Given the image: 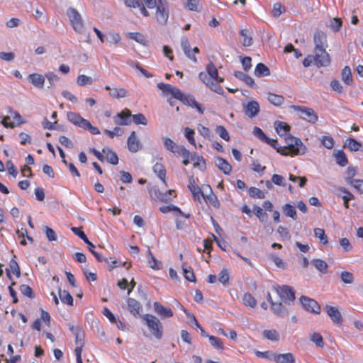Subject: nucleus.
Segmentation results:
<instances>
[{
	"mask_svg": "<svg viewBox=\"0 0 363 363\" xmlns=\"http://www.w3.org/2000/svg\"><path fill=\"white\" fill-rule=\"evenodd\" d=\"M264 142L276 149L277 152L284 156L303 155L306 152L307 150L306 147L303 145L299 138H294L291 135H289L287 138H286V143L287 144V146L284 147H277V140L270 139L267 136V139L264 140Z\"/></svg>",
	"mask_w": 363,
	"mask_h": 363,
	"instance_id": "nucleus-1",
	"label": "nucleus"
},
{
	"mask_svg": "<svg viewBox=\"0 0 363 363\" xmlns=\"http://www.w3.org/2000/svg\"><path fill=\"white\" fill-rule=\"evenodd\" d=\"M264 142L276 149L277 152L284 156L303 155L306 152L307 150L306 147L303 145L299 138H294L291 135H289L287 138H286V143L287 144V146L284 147H277V140L270 139L267 136V139L264 140Z\"/></svg>",
	"mask_w": 363,
	"mask_h": 363,
	"instance_id": "nucleus-2",
	"label": "nucleus"
},
{
	"mask_svg": "<svg viewBox=\"0 0 363 363\" xmlns=\"http://www.w3.org/2000/svg\"><path fill=\"white\" fill-rule=\"evenodd\" d=\"M264 142L276 149L277 152L284 156L303 155L306 152L307 150L306 147L303 145L299 138H294L291 135H289L287 138H286V143L287 144V146L284 147H277V140L270 139L267 136V139L264 140Z\"/></svg>",
	"mask_w": 363,
	"mask_h": 363,
	"instance_id": "nucleus-3",
	"label": "nucleus"
},
{
	"mask_svg": "<svg viewBox=\"0 0 363 363\" xmlns=\"http://www.w3.org/2000/svg\"><path fill=\"white\" fill-rule=\"evenodd\" d=\"M151 334L157 339L160 340L163 335V326L160 320L155 315L145 314L143 316Z\"/></svg>",
	"mask_w": 363,
	"mask_h": 363,
	"instance_id": "nucleus-4",
	"label": "nucleus"
},
{
	"mask_svg": "<svg viewBox=\"0 0 363 363\" xmlns=\"http://www.w3.org/2000/svg\"><path fill=\"white\" fill-rule=\"evenodd\" d=\"M67 15L74 31L82 33L84 28V21L77 9L72 7L69 8L67 11Z\"/></svg>",
	"mask_w": 363,
	"mask_h": 363,
	"instance_id": "nucleus-5",
	"label": "nucleus"
},
{
	"mask_svg": "<svg viewBox=\"0 0 363 363\" xmlns=\"http://www.w3.org/2000/svg\"><path fill=\"white\" fill-rule=\"evenodd\" d=\"M291 108L294 110L295 111L298 112L299 113V116L311 123H315L318 119V115L314 111L313 109L311 108L302 106H295L292 105L291 106Z\"/></svg>",
	"mask_w": 363,
	"mask_h": 363,
	"instance_id": "nucleus-6",
	"label": "nucleus"
},
{
	"mask_svg": "<svg viewBox=\"0 0 363 363\" xmlns=\"http://www.w3.org/2000/svg\"><path fill=\"white\" fill-rule=\"evenodd\" d=\"M156 18L159 23L164 25L169 18L168 3L166 0H161L155 6Z\"/></svg>",
	"mask_w": 363,
	"mask_h": 363,
	"instance_id": "nucleus-7",
	"label": "nucleus"
},
{
	"mask_svg": "<svg viewBox=\"0 0 363 363\" xmlns=\"http://www.w3.org/2000/svg\"><path fill=\"white\" fill-rule=\"evenodd\" d=\"M313 59L318 67H326L330 63V58L325 48L314 50Z\"/></svg>",
	"mask_w": 363,
	"mask_h": 363,
	"instance_id": "nucleus-8",
	"label": "nucleus"
},
{
	"mask_svg": "<svg viewBox=\"0 0 363 363\" xmlns=\"http://www.w3.org/2000/svg\"><path fill=\"white\" fill-rule=\"evenodd\" d=\"M276 291L280 298L285 303L292 302L295 299L294 291L289 286H278Z\"/></svg>",
	"mask_w": 363,
	"mask_h": 363,
	"instance_id": "nucleus-9",
	"label": "nucleus"
},
{
	"mask_svg": "<svg viewBox=\"0 0 363 363\" xmlns=\"http://www.w3.org/2000/svg\"><path fill=\"white\" fill-rule=\"evenodd\" d=\"M300 301L303 308L308 311L313 312L315 314L320 313V306L314 299L303 296L300 298Z\"/></svg>",
	"mask_w": 363,
	"mask_h": 363,
	"instance_id": "nucleus-10",
	"label": "nucleus"
},
{
	"mask_svg": "<svg viewBox=\"0 0 363 363\" xmlns=\"http://www.w3.org/2000/svg\"><path fill=\"white\" fill-rule=\"evenodd\" d=\"M243 109L247 116L250 118L255 117L259 112V105L256 101H250L243 104Z\"/></svg>",
	"mask_w": 363,
	"mask_h": 363,
	"instance_id": "nucleus-11",
	"label": "nucleus"
},
{
	"mask_svg": "<svg viewBox=\"0 0 363 363\" xmlns=\"http://www.w3.org/2000/svg\"><path fill=\"white\" fill-rule=\"evenodd\" d=\"M325 310L330 318L332 321L335 324H341L343 319L341 315V313L339 311L338 308L334 306L326 305L325 307Z\"/></svg>",
	"mask_w": 363,
	"mask_h": 363,
	"instance_id": "nucleus-12",
	"label": "nucleus"
},
{
	"mask_svg": "<svg viewBox=\"0 0 363 363\" xmlns=\"http://www.w3.org/2000/svg\"><path fill=\"white\" fill-rule=\"evenodd\" d=\"M154 311L162 318H171L174 313L170 308L163 306L160 302L153 303Z\"/></svg>",
	"mask_w": 363,
	"mask_h": 363,
	"instance_id": "nucleus-13",
	"label": "nucleus"
},
{
	"mask_svg": "<svg viewBox=\"0 0 363 363\" xmlns=\"http://www.w3.org/2000/svg\"><path fill=\"white\" fill-rule=\"evenodd\" d=\"M131 113L129 109L125 108L115 116V123L121 125H128L131 123Z\"/></svg>",
	"mask_w": 363,
	"mask_h": 363,
	"instance_id": "nucleus-14",
	"label": "nucleus"
},
{
	"mask_svg": "<svg viewBox=\"0 0 363 363\" xmlns=\"http://www.w3.org/2000/svg\"><path fill=\"white\" fill-rule=\"evenodd\" d=\"M127 145L128 150L132 152H136L141 148V143L138 139L135 131H133L128 137Z\"/></svg>",
	"mask_w": 363,
	"mask_h": 363,
	"instance_id": "nucleus-15",
	"label": "nucleus"
},
{
	"mask_svg": "<svg viewBox=\"0 0 363 363\" xmlns=\"http://www.w3.org/2000/svg\"><path fill=\"white\" fill-rule=\"evenodd\" d=\"M67 116L69 121L81 128L85 126L87 121V120L82 118L80 114L75 112H68Z\"/></svg>",
	"mask_w": 363,
	"mask_h": 363,
	"instance_id": "nucleus-16",
	"label": "nucleus"
},
{
	"mask_svg": "<svg viewBox=\"0 0 363 363\" xmlns=\"http://www.w3.org/2000/svg\"><path fill=\"white\" fill-rule=\"evenodd\" d=\"M126 302L128 304L127 308L130 313L134 316L139 315L142 311V306L140 302L132 298H127Z\"/></svg>",
	"mask_w": 363,
	"mask_h": 363,
	"instance_id": "nucleus-17",
	"label": "nucleus"
},
{
	"mask_svg": "<svg viewBox=\"0 0 363 363\" xmlns=\"http://www.w3.org/2000/svg\"><path fill=\"white\" fill-rule=\"evenodd\" d=\"M181 47L185 54V55L191 59L194 62H197L196 57L191 54V46L189 40L186 36L183 35L181 37Z\"/></svg>",
	"mask_w": 363,
	"mask_h": 363,
	"instance_id": "nucleus-18",
	"label": "nucleus"
},
{
	"mask_svg": "<svg viewBox=\"0 0 363 363\" xmlns=\"http://www.w3.org/2000/svg\"><path fill=\"white\" fill-rule=\"evenodd\" d=\"M315 49H324L326 46V35L323 32L317 31L315 33L314 36Z\"/></svg>",
	"mask_w": 363,
	"mask_h": 363,
	"instance_id": "nucleus-19",
	"label": "nucleus"
},
{
	"mask_svg": "<svg viewBox=\"0 0 363 363\" xmlns=\"http://www.w3.org/2000/svg\"><path fill=\"white\" fill-rule=\"evenodd\" d=\"M28 80L38 89H43L45 84V77L38 73H33L28 75Z\"/></svg>",
	"mask_w": 363,
	"mask_h": 363,
	"instance_id": "nucleus-20",
	"label": "nucleus"
},
{
	"mask_svg": "<svg viewBox=\"0 0 363 363\" xmlns=\"http://www.w3.org/2000/svg\"><path fill=\"white\" fill-rule=\"evenodd\" d=\"M274 362L276 363H295V357L291 352L274 354Z\"/></svg>",
	"mask_w": 363,
	"mask_h": 363,
	"instance_id": "nucleus-21",
	"label": "nucleus"
},
{
	"mask_svg": "<svg viewBox=\"0 0 363 363\" xmlns=\"http://www.w3.org/2000/svg\"><path fill=\"white\" fill-rule=\"evenodd\" d=\"M234 76L237 79L244 82L250 87L253 88V89L257 87V85H256L254 79L250 76L247 75V74L242 72L240 71H235V72H234Z\"/></svg>",
	"mask_w": 363,
	"mask_h": 363,
	"instance_id": "nucleus-22",
	"label": "nucleus"
},
{
	"mask_svg": "<svg viewBox=\"0 0 363 363\" xmlns=\"http://www.w3.org/2000/svg\"><path fill=\"white\" fill-rule=\"evenodd\" d=\"M274 128L277 134L280 137H285L286 138L289 135H288V133L290 130V126L287 123L281 121H276L274 123Z\"/></svg>",
	"mask_w": 363,
	"mask_h": 363,
	"instance_id": "nucleus-23",
	"label": "nucleus"
},
{
	"mask_svg": "<svg viewBox=\"0 0 363 363\" xmlns=\"http://www.w3.org/2000/svg\"><path fill=\"white\" fill-rule=\"evenodd\" d=\"M216 164L225 174H229L232 170L231 165L224 159L218 157Z\"/></svg>",
	"mask_w": 363,
	"mask_h": 363,
	"instance_id": "nucleus-24",
	"label": "nucleus"
},
{
	"mask_svg": "<svg viewBox=\"0 0 363 363\" xmlns=\"http://www.w3.org/2000/svg\"><path fill=\"white\" fill-rule=\"evenodd\" d=\"M254 73L257 77H267L270 74V70L264 64L260 62L255 67Z\"/></svg>",
	"mask_w": 363,
	"mask_h": 363,
	"instance_id": "nucleus-25",
	"label": "nucleus"
},
{
	"mask_svg": "<svg viewBox=\"0 0 363 363\" xmlns=\"http://www.w3.org/2000/svg\"><path fill=\"white\" fill-rule=\"evenodd\" d=\"M102 152L106 155V158L108 162L112 164H117L118 163V157L115 152L109 148H104Z\"/></svg>",
	"mask_w": 363,
	"mask_h": 363,
	"instance_id": "nucleus-26",
	"label": "nucleus"
},
{
	"mask_svg": "<svg viewBox=\"0 0 363 363\" xmlns=\"http://www.w3.org/2000/svg\"><path fill=\"white\" fill-rule=\"evenodd\" d=\"M282 211L286 216L289 217L293 220L297 219L296 211L294 206L289 203H286L282 206Z\"/></svg>",
	"mask_w": 363,
	"mask_h": 363,
	"instance_id": "nucleus-27",
	"label": "nucleus"
},
{
	"mask_svg": "<svg viewBox=\"0 0 363 363\" xmlns=\"http://www.w3.org/2000/svg\"><path fill=\"white\" fill-rule=\"evenodd\" d=\"M333 155L335 158L336 162L341 167H345L347 164L348 160L345 152L342 150L335 151Z\"/></svg>",
	"mask_w": 363,
	"mask_h": 363,
	"instance_id": "nucleus-28",
	"label": "nucleus"
},
{
	"mask_svg": "<svg viewBox=\"0 0 363 363\" xmlns=\"http://www.w3.org/2000/svg\"><path fill=\"white\" fill-rule=\"evenodd\" d=\"M313 265L322 274L328 272V265L324 260L320 259H314L312 260Z\"/></svg>",
	"mask_w": 363,
	"mask_h": 363,
	"instance_id": "nucleus-29",
	"label": "nucleus"
},
{
	"mask_svg": "<svg viewBox=\"0 0 363 363\" xmlns=\"http://www.w3.org/2000/svg\"><path fill=\"white\" fill-rule=\"evenodd\" d=\"M267 100L269 101L270 104L276 106H279L284 103V98L281 95H278L273 93H268Z\"/></svg>",
	"mask_w": 363,
	"mask_h": 363,
	"instance_id": "nucleus-30",
	"label": "nucleus"
},
{
	"mask_svg": "<svg viewBox=\"0 0 363 363\" xmlns=\"http://www.w3.org/2000/svg\"><path fill=\"white\" fill-rule=\"evenodd\" d=\"M153 172L157 175V177L165 183L166 178V170L163 164L157 162L153 166Z\"/></svg>",
	"mask_w": 363,
	"mask_h": 363,
	"instance_id": "nucleus-31",
	"label": "nucleus"
},
{
	"mask_svg": "<svg viewBox=\"0 0 363 363\" xmlns=\"http://www.w3.org/2000/svg\"><path fill=\"white\" fill-rule=\"evenodd\" d=\"M59 296L62 303L69 306L73 305V298L67 291H62L61 289H59Z\"/></svg>",
	"mask_w": 363,
	"mask_h": 363,
	"instance_id": "nucleus-32",
	"label": "nucleus"
},
{
	"mask_svg": "<svg viewBox=\"0 0 363 363\" xmlns=\"http://www.w3.org/2000/svg\"><path fill=\"white\" fill-rule=\"evenodd\" d=\"M71 230L75 235L79 236L86 244H87V245L95 247V245L89 240L86 234L81 230V228L72 227Z\"/></svg>",
	"mask_w": 363,
	"mask_h": 363,
	"instance_id": "nucleus-33",
	"label": "nucleus"
},
{
	"mask_svg": "<svg viewBox=\"0 0 363 363\" xmlns=\"http://www.w3.org/2000/svg\"><path fill=\"white\" fill-rule=\"evenodd\" d=\"M342 80L347 85H350L352 82L351 69L348 66H345L342 70Z\"/></svg>",
	"mask_w": 363,
	"mask_h": 363,
	"instance_id": "nucleus-34",
	"label": "nucleus"
},
{
	"mask_svg": "<svg viewBox=\"0 0 363 363\" xmlns=\"http://www.w3.org/2000/svg\"><path fill=\"white\" fill-rule=\"evenodd\" d=\"M164 146L166 150L176 154L177 149L179 147L172 139L169 138H164Z\"/></svg>",
	"mask_w": 363,
	"mask_h": 363,
	"instance_id": "nucleus-35",
	"label": "nucleus"
},
{
	"mask_svg": "<svg viewBox=\"0 0 363 363\" xmlns=\"http://www.w3.org/2000/svg\"><path fill=\"white\" fill-rule=\"evenodd\" d=\"M110 95L115 99L125 98L128 96V91L124 88H113L111 90Z\"/></svg>",
	"mask_w": 363,
	"mask_h": 363,
	"instance_id": "nucleus-36",
	"label": "nucleus"
},
{
	"mask_svg": "<svg viewBox=\"0 0 363 363\" xmlns=\"http://www.w3.org/2000/svg\"><path fill=\"white\" fill-rule=\"evenodd\" d=\"M242 301L246 306L255 308L257 305V301L253 296L250 293H246L242 297Z\"/></svg>",
	"mask_w": 363,
	"mask_h": 363,
	"instance_id": "nucleus-37",
	"label": "nucleus"
},
{
	"mask_svg": "<svg viewBox=\"0 0 363 363\" xmlns=\"http://www.w3.org/2000/svg\"><path fill=\"white\" fill-rule=\"evenodd\" d=\"M263 336L272 341H278L279 339V333L276 330H265L263 331Z\"/></svg>",
	"mask_w": 363,
	"mask_h": 363,
	"instance_id": "nucleus-38",
	"label": "nucleus"
},
{
	"mask_svg": "<svg viewBox=\"0 0 363 363\" xmlns=\"http://www.w3.org/2000/svg\"><path fill=\"white\" fill-rule=\"evenodd\" d=\"M208 187L210 189V194L205 197L204 199H207L208 202L216 208H218L220 206V202L216 196L215 194L212 191V189L210 186L208 185Z\"/></svg>",
	"mask_w": 363,
	"mask_h": 363,
	"instance_id": "nucleus-39",
	"label": "nucleus"
},
{
	"mask_svg": "<svg viewBox=\"0 0 363 363\" xmlns=\"http://www.w3.org/2000/svg\"><path fill=\"white\" fill-rule=\"evenodd\" d=\"M272 310L279 316L283 317L286 313V309L281 303H272Z\"/></svg>",
	"mask_w": 363,
	"mask_h": 363,
	"instance_id": "nucleus-40",
	"label": "nucleus"
},
{
	"mask_svg": "<svg viewBox=\"0 0 363 363\" xmlns=\"http://www.w3.org/2000/svg\"><path fill=\"white\" fill-rule=\"evenodd\" d=\"M254 213L259 218V220L264 223L267 220L268 215L266 212H264L262 208L258 206H254L253 207Z\"/></svg>",
	"mask_w": 363,
	"mask_h": 363,
	"instance_id": "nucleus-41",
	"label": "nucleus"
},
{
	"mask_svg": "<svg viewBox=\"0 0 363 363\" xmlns=\"http://www.w3.org/2000/svg\"><path fill=\"white\" fill-rule=\"evenodd\" d=\"M310 340L314 342L316 346L323 347L324 342L322 335L318 333H313L310 334Z\"/></svg>",
	"mask_w": 363,
	"mask_h": 363,
	"instance_id": "nucleus-42",
	"label": "nucleus"
},
{
	"mask_svg": "<svg viewBox=\"0 0 363 363\" xmlns=\"http://www.w3.org/2000/svg\"><path fill=\"white\" fill-rule=\"evenodd\" d=\"M74 336H75V343L77 345L75 349H79L80 352H82V347H84V334L82 331H80V332L75 333Z\"/></svg>",
	"mask_w": 363,
	"mask_h": 363,
	"instance_id": "nucleus-43",
	"label": "nucleus"
},
{
	"mask_svg": "<svg viewBox=\"0 0 363 363\" xmlns=\"http://www.w3.org/2000/svg\"><path fill=\"white\" fill-rule=\"evenodd\" d=\"M147 255L150 257V259L148 260V266L153 269H160V267L159 266L160 263L156 259V258L153 256L151 250L148 247L147 249Z\"/></svg>",
	"mask_w": 363,
	"mask_h": 363,
	"instance_id": "nucleus-44",
	"label": "nucleus"
},
{
	"mask_svg": "<svg viewBox=\"0 0 363 363\" xmlns=\"http://www.w3.org/2000/svg\"><path fill=\"white\" fill-rule=\"evenodd\" d=\"M128 38L144 45L147 43L146 38L140 33H129Z\"/></svg>",
	"mask_w": 363,
	"mask_h": 363,
	"instance_id": "nucleus-45",
	"label": "nucleus"
},
{
	"mask_svg": "<svg viewBox=\"0 0 363 363\" xmlns=\"http://www.w3.org/2000/svg\"><path fill=\"white\" fill-rule=\"evenodd\" d=\"M314 234L316 238H319L321 244L326 245L328 243V238L323 229L319 228H315Z\"/></svg>",
	"mask_w": 363,
	"mask_h": 363,
	"instance_id": "nucleus-46",
	"label": "nucleus"
},
{
	"mask_svg": "<svg viewBox=\"0 0 363 363\" xmlns=\"http://www.w3.org/2000/svg\"><path fill=\"white\" fill-rule=\"evenodd\" d=\"M92 83L93 79L91 77H88L84 74L79 75L77 78V84L81 86H84L86 84H91Z\"/></svg>",
	"mask_w": 363,
	"mask_h": 363,
	"instance_id": "nucleus-47",
	"label": "nucleus"
},
{
	"mask_svg": "<svg viewBox=\"0 0 363 363\" xmlns=\"http://www.w3.org/2000/svg\"><path fill=\"white\" fill-rule=\"evenodd\" d=\"M285 11V7L281 3H275L273 6L272 14L274 17L277 18Z\"/></svg>",
	"mask_w": 363,
	"mask_h": 363,
	"instance_id": "nucleus-48",
	"label": "nucleus"
},
{
	"mask_svg": "<svg viewBox=\"0 0 363 363\" xmlns=\"http://www.w3.org/2000/svg\"><path fill=\"white\" fill-rule=\"evenodd\" d=\"M249 195L253 199H264L265 197L264 193L257 187H250Z\"/></svg>",
	"mask_w": 363,
	"mask_h": 363,
	"instance_id": "nucleus-49",
	"label": "nucleus"
},
{
	"mask_svg": "<svg viewBox=\"0 0 363 363\" xmlns=\"http://www.w3.org/2000/svg\"><path fill=\"white\" fill-rule=\"evenodd\" d=\"M345 145H347L351 151H358L362 146L360 143L353 138L347 139L346 140Z\"/></svg>",
	"mask_w": 363,
	"mask_h": 363,
	"instance_id": "nucleus-50",
	"label": "nucleus"
},
{
	"mask_svg": "<svg viewBox=\"0 0 363 363\" xmlns=\"http://www.w3.org/2000/svg\"><path fill=\"white\" fill-rule=\"evenodd\" d=\"M175 155L182 156L183 159L191 158V161L194 160V157L191 155V152L184 146H179Z\"/></svg>",
	"mask_w": 363,
	"mask_h": 363,
	"instance_id": "nucleus-51",
	"label": "nucleus"
},
{
	"mask_svg": "<svg viewBox=\"0 0 363 363\" xmlns=\"http://www.w3.org/2000/svg\"><path fill=\"white\" fill-rule=\"evenodd\" d=\"M183 274L185 279L191 282H196V277L191 267H184Z\"/></svg>",
	"mask_w": 363,
	"mask_h": 363,
	"instance_id": "nucleus-52",
	"label": "nucleus"
},
{
	"mask_svg": "<svg viewBox=\"0 0 363 363\" xmlns=\"http://www.w3.org/2000/svg\"><path fill=\"white\" fill-rule=\"evenodd\" d=\"M348 184L353 186L357 192L363 194V179L348 180Z\"/></svg>",
	"mask_w": 363,
	"mask_h": 363,
	"instance_id": "nucleus-53",
	"label": "nucleus"
},
{
	"mask_svg": "<svg viewBox=\"0 0 363 363\" xmlns=\"http://www.w3.org/2000/svg\"><path fill=\"white\" fill-rule=\"evenodd\" d=\"M216 132L219 135V136L226 141L230 140V136L226 128L223 125H218L216 128Z\"/></svg>",
	"mask_w": 363,
	"mask_h": 363,
	"instance_id": "nucleus-54",
	"label": "nucleus"
},
{
	"mask_svg": "<svg viewBox=\"0 0 363 363\" xmlns=\"http://www.w3.org/2000/svg\"><path fill=\"white\" fill-rule=\"evenodd\" d=\"M199 78L208 87L211 86V82H213L214 81V77L209 76V74H206V72H201L199 73Z\"/></svg>",
	"mask_w": 363,
	"mask_h": 363,
	"instance_id": "nucleus-55",
	"label": "nucleus"
},
{
	"mask_svg": "<svg viewBox=\"0 0 363 363\" xmlns=\"http://www.w3.org/2000/svg\"><path fill=\"white\" fill-rule=\"evenodd\" d=\"M131 117L133 118V122L137 125L142 124L145 125L147 123V120L143 113L131 115Z\"/></svg>",
	"mask_w": 363,
	"mask_h": 363,
	"instance_id": "nucleus-56",
	"label": "nucleus"
},
{
	"mask_svg": "<svg viewBox=\"0 0 363 363\" xmlns=\"http://www.w3.org/2000/svg\"><path fill=\"white\" fill-rule=\"evenodd\" d=\"M206 74H209V76L214 77V79L218 78V69H216V66L214 65V64L212 62H210L206 65Z\"/></svg>",
	"mask_w": 363,
	"mask_h": 363,
	"instance_id": "nucleus-57",
	"label": "nucleus"
},
{
	"mask_svg": "<svg viewBox=\"0 0 363 363\" xmlns=\"http://www.w3.org/2000/svg\"><path fill=\"white\" fill-rule=\"evenodd\" d=\"M157 88L160 89L164 94L168 95L172 94L174 86L169 84H164L162 82L158 83L157 85Z\"/></svg>",
	"mask_w": 363,
	"mask_h": 363,
	"instance_id": "nucleus-58",
	"label": "nucleus"
},
{
	"mask_svg": "<svg viewBox=\"0 0 363 363\" xmlns=\"http://www.w3.org/2000/svg\"><path fill=\"white\" fill-rule=\"evenodd\" d=\"M218 281L223 285H226L229 281V272L227 269H223L218 274Z\"/></svg>",
	"mask_w": 363,
	"mask_h": 363,
	"instance_id": "nucleus-59",
	"label": "nucleus"
},
{
	"mask_svg": "<svg viewBox=\"0 0 363 363\" xmlns=\"http://www.w3.org/2000/svg\"><path fill=\"white\" fill-rule=\"evenodd\" d=\"M208 339H209L211 345L213 347H214L215 348H216L218 350L223 349V342L221 341V340L220 338L211 335L208 337Z\"/></svg>",
	"mask_w": 363,
	"mask_h": 363,
	"instance_id": "nucleus-60",
	"label": "nucleus"
},
{
	"mask_svg": "<svg viewBox=\"0 0 363 363\" xmlns=\"http://www.w3.org/2000/svg\"><path fill=\"white\" fill-rule=\"evenodd\" d=\"M255 354L258 357L265 358L269 360L274 361L275 352H272V351H265V352L255 351Z\"/></svg>",
	"mask_w": 363,
	"mask_h": 363,
	"instance_id": "nucleus-61",
	"label": "nucleus"
},
{
	"mask_svg": "<svg viewBox=\"0 0 363 363\" xmlns=\"http://www.w3.org/2000/svg\"><path fill=\"white\" fill-rule=\"evenodd\" d=\"M277 233L279 234L282 240H289L291 239L290 233L285 227L279 225L277 228Z\"/></svg>",
	"mask_w": 363,
	"mask_h": 363,
	"instance_id": "nucleus-62",
	"label": "nucleus"
},
{
	"mask_svg": "<svg viewBox=\"0 0 363 363\" xmlns=\"http://www.w3.org/2000/svg\"><path fill=\"white\" fill-rule=\"evenodd\" d=\"M341 280L345 284H352L354 281V276L351 272L344 271L340 274Z\"/></svg>",
	"mask_w": 363,
	"mask_h": 363,
	"instance_id": "nucleus-63",
	"label": "nucleus"
},
{
	"mask_svg": "<svg viewBox=\"0 0 363 363\" xmlns=\"http://www.w3.org/2000/svg\"><path fill=\"white\" fill-rule=\"evenodd\" d=\"M240 35L243 37L242 45L244 46H250L252 44V38L248 35L247 30H242Z\"/></svg>",
	"mask_w": 363,
	"mask_h": 363,
	"instance_id": "nucleus-64",
	"label": "nucleus"
}]
</instances>
